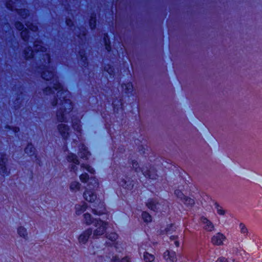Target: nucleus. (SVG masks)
Here are the masks:
<instances>
[{
  "label": "nucleus",
  "instance_id": "nucleus-1",
  "mask_svg": "<svg viewBox=\"0 0 262 262\" xmlns=\"http://www.w3.org/2000/svg\"><path fill=\"white\" fill-rule=\"evenodd\" d=\"M61 98L60 107L56 112V119L58 122L67 123L68 122L67 115L73 111L74 104L72 100L67 97ZM57 128L62 139L67 140L70 136V127L67 124L60 123L57 125Z\"/></svg>",
  "mask_w": 262,
  "mask_h": 262
},
{
  "label": "nucleus",
  "instance_id": "nucleus-2",
  "mask_svg": "<svg viewBox=\"0 0 262 262\" xmlns=\"http://www.w3.org/2000/svg\"><path fill=\"white\" fill-rule=\"evenodd\" d=\"M40 61V63L35 67V72L40 75L44 81H49L55 76L54 72L51 70L49 66L51 62L50 55L48 53L43 54Z\"/></svg>",
  "mask_w": 262,
  "mask_h": 262
},
{
  "label": "nucleus",
  "instance_id": "nucleus-3",
  "mask_svg": "<svg viewBox=\"0 0 262 262\" xmlns=\"http://www.w3.org/2000/svg\"><path fill=\"white\" fill-rule=\"evenodd\" d=\"M47 83L52 84V86H46L42 89L45 96H49L54 95L55 91L57 92L58 96H61L64 93H69V91L64 88L63 85L59 81L58 78L56 76L53 77L49 81H46Z\"/></svg>",
  "mask_w": 262,
  "mask_h": 262
},
{
  "label": "nucleus",
  "instance_id": "nucleus-4",
  "mask_svg": "<svg viewBox=\"0 0 262 262\" xmlns=\"http://www.w3.org/2000/svg\"><path fill=\"white\" fill-rule=\"evenodd\" d=\"M112 107L113 110V114L117 119H119V121L122 122L123 118L124 101L122 97L118 98L115 97L112 100Z\"/></svg>",
  "mask_w": 262,
  "mask_h": 262
},
{
  "label": "nucleus",
  "instance_id": "nucleus-5",
  "mask_svg": "<svg viewBox=\"0 0 262 262\" xmlns=\"http://www.w3.org/2000/svg\"><path fill=\"white\" fill-rule=\"evenodd\" d=\"M94 226L96 228L93 231V238L96 239L104 234L108 226V223L98 219L95 220Z\"/></svg>",
  "mask_w": 262,
  "mask_h": 262
},
{
  "label": "nucleus",
  "instance_id": "nucleus-6",
  "mask_svg": "<svg viewBox=\"0 0 262 262\" xmlns=\"http://www.w3.org/2000/svg\"><path fill=\"white\" fill-rule=\"evenodd\" d=\"M141 172L145 178L148 180L155 181L158 179L157 170L154 166L151 164H148L143 165Z\"/></svg>",
  "mask_w": 262,
  "mask_h": 262
},
{
  "label": "nucleus",
  "instance_id": "nucleus-7",
  "mask_svg": "<svg viewBox=\"0 0 262 262\" xmlns=\"http://www.w3.org/2000/svg\"><path fill=\"white\" fill-rule=\"evenodd\" d=\"M8 157L4 152H0V174L8 176L10 174V169L8 167Z\"/></svg>",
  "mask_w": 262,
  "mask_h": 262
},
{
  "label": "nucleus",
  "instance_id": "nucleus-8",
  "mask_svg": "<svg viewBox=\"0 0 262 262\" xmlns=\"http://www.w3.org/2000/svg\"><path fill=\"white\" fill-rule=\"evenodd\" d=\"M119 185L126 191H131L135 184V181L132 177L125 176L118 182Z\"/></svg>",
  "mask_w": 262,
  "mask_h": 262
},
{
  "label": "nucleus",
  "instance_id": "nucleus-9",
  "mask_svg": "<svg viewBox=\"0 0 262 262\" xmlns=\"http://www.w3.org/2000/svg\"><path fill=\"white\" fill-rule=\"evenodd\" d=\"M83 196L85 201L90 203H95L97 199L96 190L86 188L83 193Z\"/></svg>",
  "mask_w": 262,
  "mask_h": 262
},
{
  "label": "nucleus",
  "instance_id": "nucleus-10",
  "mask_svg": "<svg viewBox=\"0 0 262 262\" xmlns=\"http://www.w3.org/2000/svg\"><path fill=\"white\" fill-rule=\"evenodd\" d=\"M93 234V229L89 228L83 231L78 236V241L80 244L85 245Z\"/></svg>",
  "mask_w": 262,
  "mask_h": 262
},
{
  "label": "nucleus",
  "instance_id": "nucleus-11",
  "mask_svg": "<svg viewBox=\"0 0 262 262\" xmlns=\"http://www.w3.org/2000/svg\"><path fill=\"white\" fill-rule=\"evenodd\" d=\"M121 88L122 90L123 93L128 98V99H129L130 97H134V95L133 94L134 86L131 81H128L126 83H122L121 84Z\"/></svg>",
  "mask_w": 262,
  "mask_h": 262
},
{
  "label": "nucleus",
  "instance_id": "nucleus-12",
  "mask_svg": "<svg viewBox=\"0 0 262 262\" xmlns=\"http://www.w3.org/2000/svg\"><path fill=\"white\" fill-rule=\"evenodd\" d=\"M25 152L30 157L34 156L36 160L40 161L39 158L38 157L36 153V149L31 142H28L24 149Z\"/></svg>",
  "mask_w": 262,
  "mask_h": 262
},
{
  "label": "nucleus",
  "instance_id": "nucleus-13",
  "mask_svg": "<svg viewBox=\"0 0 262 262\" xmlns=\"http://www.w3.org/2000/svg\"><path fill=\"white\" fill-rule=\"evenodd\" d=\"M225 236L221 232L217 233L213 235L211 239L212 244L215 246H221L223 245V241L226 239Z\"/></svg>",
  "mask_w": 262,
  "mask_h": 262
},
{
  "label": "nucleus",
  "instance_id": "nucleus-14",
  "mask_svg": "<svg viewBox=\"0 0 262 262\" xmlns=\"http://www.w3.org/2000/svg\"><path fill=\"white\" fill-rule=\"evenodd\" d=\"M106 237L112 243L106 242V245L110 247H116L118 245L117 239L118 238V235L116 232H111L106 235Z\"/></svg>",
  "mask_w": 262,
  "mask_h": 262
},
{
  "label": "nucleus",
  "instance_id": "nucleus-15",
  "mask_svg": "<svg viewBox=\"0 0 262 262\" xmlns=\"http://www.w3.org/2000/svg\"><path fill=\"white\" fill-rule=\"evenodd\" d=\"M22 53L26 60H30L34 58L35 52L30 46H27L24 49Z\"/></svg>",
  "mask_w": 262,
  "mask_h": 262
},
{
  "label": "nucleus",
  "instance_id": "nucleus-16",
  "mask_svg": "<svg viewBox=\"0 0 262 262\" xmlns=\"http://www.w3.org/2000/svg\"><path fill=\"white\" fill-rule=\"evenodd\" d=\"M78 155L80 158L84 160H88L91 152L89 151L88 147L84 144H81L79 147Z\"/></svg>",
  "mask_w": 262,
  "mask_h": 262
},
{
  "label": "nucleus",
  "instance_id": "nucleus-17",
  "mask_svg": "<svg viewBox=\"0 0 262 262\" xmlns=\"http://www.w3.org/2000/svg\"><path fill=\"white\" fill-rule=\"evenodd\" d=\"M102 41L106 51L108 53H110L112 50V47L108 32H104L102 34Z\"/></svg>",
  "mask_w": 262,
  "mask_h": 262
},
{
  "label": "nucleus",
  "instance_id": "nucleus-18",
  "mask_svg": "<svg viewBox=\"0 0 262 262\" xmlns=\"http://www.w3.org/2000/svg\"><path fill=\"white\" fill-rule=\"evenodd\" d=\"M163 258L170 262H176L177 257L176 253L172 250H166L163 253Z\"/></svg>",
  "mask_w": 262,
  "mask_h": 262
},
{
  "label": "nucleus",
  "instance_id": "nucleus-19",
  "mask_svg": "<svg viewBox=\"0 0 262 262\" xmlns=\"http://www.w3.org/2000/svg\"><path fill=\"white\" fill-rule=\"evenodd\" d=\"M89 26L92 31L95 30L97 28V14L95 11L91 13L88 20Z\"/></svg>",
  "mask_w": 262,
  "mask_h": 262
},
{
  "label": "nucleus",
  "instance_id": "nucleus-20",
  "mask_svg": "<svg viewBox=\"0 0 262 262\" xmlns=\"http://www.w3.org/2000/svg\"><path fill=\"white\" fill-rule=\"evenodd\" d=\"M145 205L147 208L150 210L155 212H157L158 211L159 202L152 198L148 199L147 202L145 204Z\"/></svg>",
  "mask_w": 262,
  "mask_h": 262
},
{
  "label": "nucleus",
  "instance_id": "nucleus-21",
  "mask_svg": "<svg viewBox=\"0 0 262 262\" xmlns=\"http://www.w3.org/2000/svg\"><path fill=\"white\" fill-rule=\"evenodd\" d=\"M201 222L205 225L204 229L207 231L211 232L214 229V226L213 223L209 220L207 217L203 216L200 218Z\"/></svg>",
  "mask_w": 262,
  "mask_h": 262
},
{
  "label": "nucleus",
  "instance_id": "nucleus-22",
  "mask_svg": "<svg viewBox=\"0 0 262 262\" xmlns=\"http://www.w3.org/2000/svg\"><path fill=\"white\" fill-rule=\"evenodd\" d=\"M99 186V182L98 180L95 177H90L88 182V188H86V189H92L97 190Z\"/></svg>",
  "mask_w": 262,
  "mask_h": 262
},
{
  "label": "nucleus",
  "instance_id": "nucleus-23",
  "mask_svg": "<svg viewBox=\"0 0 262 262\" xmlns=\"http://www.w3.org/2000/svg\"><path fill=\"white\" fill-rule=\"evenodd\" d=\"M102 118H103L104 121V127L106 129L108 134H109L111 138L112 139H113V135L111 132V127L113 125V123L111 120L110 115H108V116L109 117V119H110L109 121H107V116L104 117L103 116L102 114Z\"/></svg>",
  "mask_w": 262,
  "mask_h": 262
},
{
  "label": "nucleus",
  "instance_id": "nucleus-24",
  "mask_svg": "<svg viewBox=\"0 0 262 262\" xmlns=\"http://www.w3.org/2000/svg\"><path fill=\"white\" fill-rule=\"evenodd\" d=\"M106 208L104 203H99L97 208L92 209V212L96 215L100 216L105 213Z\"/></svg>",
  "mask_w": 262,
  "mask_h": 262
},
{
  "label": "nucleus",
  "instance_id": "nucleus-25",
  "mask_svg": "<svg viewBox=\"0 0 262 262\" xmlns=\"http://www.w3.org/2000/svg\"><path fill=\"white\" fill-rule=\"evenodd\" d=\"M79 32L76 36L81 42H84L86 39L88 32V30L85 27L81 26L79 28Z\"/></svg>",
  "mask_w": 262,
  "mask_h": 262
},
{
  "label": "nucleus",
  "instance_id": "nucleus-26",
  "mask_svg": "<svg viewBox=\"0 0 262 262\" xmlns=\"http://www.w3.org/2000/svg\"><path fill=\"white\" fill-rule=\"evenodd\" d=\"M15 12L21 20H24L30 15L29 11L26 8L16 9Z\"/></svg>",
  "mask_w": 262,
  "mask_h": 262
},
{
  "label": "nucleus",
  "instance_id": "nucleus-27",
  "mask_svg": "<svg viewBox=\"0 0 262 262\" xmlns=\"http://www.w3.org/2000/svg\"><path fill=\"white\" fill-rule=\"evenodd\" d=\"M23 92H20L19 93L16 94V98L13 101L14 108L15 110H18L20 108L22 105V98L21 95Z\"/></svg>",
  "mask_w": 262,
  "mask_h": 262
},
{
  "label": "nucleus",
  "instance_id": "nucleus-28",
  "mask_svg": "<svg viewBox=\"0 0 262 262\" xmlns=\"http://www.w3.org/2000/svg\"><path fill=\"white\" fill-rule=\"evenodd\" d=\"M104 71L107 73L111 78L114 77L115 75V70L114 66L110 63H106L104 66Z\"/></svg>",
  "mask_w": 262,
  "mask_h": 262
},
{
  "label": "nucleus",
  "instance_id": "nucleus-29",
  "mask_svg": "<svg viewBox=\"0 0 262 262\" xmlns=\"http://www.w3.org/2000/svg\"><path fill=\"white\" fill-rule=\"evenodd\" d=\"M75 213L77 215H80L83 213L88 208L87 204L83 202L82 204H76L75 206Z\"/></svg>",
  "mask_w": 262,
  "mask_h": 262
},
{
  "label": "nucleus",
  "instance_id": "nucleus-30",
  "mask_svg": "<svg viewBox=\"0 0 262 262\" xmlns=\"http://www.w3.org/2000/svg\"><path fill=\"white\" fill-rule=\"evenodd\" d=\"M70 92L68 94L64 93V94L60 96H58L57 94L56 96H54V98L51 100V105L55 107H56L58 105L59 101L60 102V100L61 99V98L63 97H67V98H69L70 97ZM60 102L59 103V104Z\"/></svg>",
  "mask_w": 262,
  "mask_h": 262
},
{
  "label": "nucleus",
  "instance_id": "nucleus-31",
  "mask_svg": "<svg viewBox=\"0 0 262 262\" xmlns=\"http://www.w3.org/2000/svg\"><path fill=\"white\" fill-rule=\"evenodd\" d=\"M66 159L69 163L76 164H80V161L77 156L75 154L72 152L68 153V156L66 157Z\"/></svg>",
  "mask_w": 262,
  "mask_h": 262
},
{
  "label": "nucleus",
  "instance_id": "nucleus-32",
  "mask_svg": "<svg viewBox=\"0 0 262 262\" xmlns=\"http://www.w3.org/2000/svg\"><path fill=\"white\" fill-rule=\"evenodd\" d=\"M83 216V223L86 225H91L92 224H94L95 220H98V219L93 218L91 214L88 212L84 213Z\"/></svg>",
  "mask_w": 262,
  "mask_h": 262
},
{
  "label": "nucleus",
  "instance_id": "nucleus-33",
  "mask_svg": "<svg viewBox=\"0 0 262 262\" xmlns=\"http://www.w3.org/2000/svg\"><path fill=\"white\" fill-rule=\"evenodd\" d=\"M141 217L143 222L146 224L150 223L152 221V216L146 211H143L142 212Z\"/></svg>",
  "mask_w": 262,
  "mask_h": 262
},
{
  "label": "nucleus",
  "instance_id": "nucleus-34",
  "mask_svg": "<svg viewBox=\"0 0 262 262\" xmlns=\"http://www.w3.org/2000/svg\"><path fill=\"white\" fill-rule=\"evenodd\" d=\"M81 186V185L79 182L74 181L70 183L69 189L72 192L76 193L80 190Z\"/></svg>",
  "mask_w": 262,
  "mask_h": 262
},
{
  "label": "nucleus",
  "instance_id": "nucleus-35",
  "mask_svg": "<svg viewBox=\"0 0 262 262\" xmlns=\"http://www.w3.org/2000/svg\"><path fill=\"white\" fill-rule=\"evenodd\" d=\"M80 120L75 119L72 121V127L77 133L81 134L82 132V126L80 124Z\"/></svg>",
  "mask_w": 262,
  "mask_h": 262
},
{
  "label": "nucleus",
  "instance_id": "nucleus-36",
  "mask_svg": "<svg viewBox=\"0 0 262 262\" xmlns=\"http://www.w3.org/2000/svg\"><path fill=\"white\" fill-rule=\"evenodd\" d=\"M129 164L132 165V168L136 173L141 172L142 170V167H140L138 162L136 160L129 159Z\"/></svg>",
  "mask_w": 262,
  "mask_h": 262
},
{
  "label": "nucleus",
  "instance_id": "nucleus-37",
  "mask_svg": "<svg viewBox=\"0 0 262 262\" xmlns=\"http://www.w3.org/2000/svg\"><path fill=\"white\" fill-rule=\"evenodd\" d=\"M17 233L20 237H23L25 240H28V236L27 229L24 226H20L17 229Z\"/></svg>",
  "mask_w": 262,
  "mask_h": 262
},
{
  "label": "nucleus",
  "instance_id": "nucleus-38",
  "mask_svg": "<svg viewBox=\"0 0 262 262\" xmlns=\"http://www.w3.org/2000/svg\"><path fill=\"white\" fill-rule=\"evenodd\" d=\"M20 36L24 41L28 42L30 38V31L27 28H25L20 32Z\"/></svg>",
  "mask_w": 262,
  "mask_h": 262
},
{
  "label": "nucleus",
  "instance_id": "nucleus-39",
  "mask_svg": "<svg viewBox=\"0 0 262 262\" xmlns=\"http://www.w3.org/2000/svg\"><path fill=\"white\" fill-rule=\"evenodd\" d=\"M41 41L40 40H36L33 43L34 51L37 53L39 52H43L44 47L41 45Z\"/></svg>",
  "mask_w": 262,
  "mask_h": 262
},
{
  "label": "nucleus",
  "instance_id": "nucleus-40",
  "mask_svg": "<svg viewBox=\"0 0 262 262\" xmlns=\"http://www.w3.org/2000/svg\"><path fill=\"white\" fill-rule=\"evenodd\" d=\"M25 25L27 27V28L33 32H37L38 30V27L37 25L34 24L32 22L29 21H25Z\"/></svg>",
  "mask_w": 262,
  "mask_h": 262
},
{
  "label": "nucleus",
  "instance_id": "nucleus-41",
  "mask_svg": "<svg viewBox=\"0 0 262 262\" xmlns=\"http://www.w3.org/2000/svg\"><path fill=\"white\" fill-rule=\"evenodd\" d=\"M77 58L82 67L86 68L89 66V62L87 55L77 57Z\"/></svg>",
  "mask_w": 262,
  "mask_h": 262
},
{
  "label": "nucleus",
  "instance_id": "nucleus-42",
  "mask_svg": "<svg viewBox=\"0 0 262 262\" xmlns=\"http://www.w3.org/2000/svg\"><path fill=\"white\" fill-rule=\"evenodd\" d=\"M154 255L145 251L143 253V262H153L155 260Z\"/></svg>",
  "mask_w": 262,
  "mask_h": 262
},
{
  "label": "nucleus",
  "instance_id": "nucleus-43",
  "mask_svg": "<svg viewBox=\"0 0 262 262\" xmlns=\"http://www.w3.org/2000/svg\"><path fill=\"white\" fill-rule=\"evenodd\" d=\"M181 202L187 207H192L194 204V200L187 196H185Z\"/></svg>",
  "mask_w": 262,
  "mask_h": 262
},
{
  "label": "nucleus",
  "instance_id": "nucleus-44",
  "mask_svg": "<svg viewBox=\"0 0 262 262\" xmlns=\"http://www.w3.org/2000/svg\"><path fill=\"white\" fill-rule=\"evenodd\" d=\"M18 1V0H7L5 3V6L8 10L13 11L14 10L15 2Z\"/></svg>",
  "mask_w": 262,
  "mask_h": 262
},
{
  "label": "nucleus",
  "instance_id": "nucleus-45",
  "mask_svg": "<svg viewBox=\"0 0 262 262\" xmlns=\"http://www.w3.org/2000/svg\"><path fill=\"white\" fill-rule=\"evenodd\" d=\"M90 178L89 175L86 172L82 173L79 176L80 181L83 183H88Z\"/></svg>",
  "mask_w": 262,
  "mask_h": 262
},
{
  "label": "nucleus",
  "instance_id": "nucleus-46",
  "mask_svg": "<svg viewBox=\"0 0 262 262\" xmlns=\"http://www.w3.org/2000/svg\"><path fill=\"white\" fill-rule=\"evenodd\" d=\"M81 167L91 174L95 173V170L91 166L86 164H82Z\"/></svg>",
  "mask_w": 262,
  "mask_h": 262
},
{
  "label": "nucleus",
  "instance_id": "nucleus-47",
  "mask_svg": "<svg viewBox=\"0 0 262 262\" xmlns=\"http://www.w3.org/2000/svg\"><path fill=\"white\" fill-rule=\"evenodd\" d=\"M14 26L16 29L20 32L25 28L24 24L19 21H16L14 23Z\"/></svg>",
  "mask_w": 262,
  "mask_h": 262
},
{
  "label": "nucleus",
  "instance_id": "nucleus-48",
  "mask_svg": "<svg viewBox=\"0 0 262 262\" xmlns=\"http://www.w3.org/2000/svg\"><path fill=\"white\" fill-rule=\"evenodd\" d=\"M174 194L181 201L183 198L186 196L184 194L183 192L180 189H176L174 191Z\"/></svg>",
  "mask_w": 262,
  "mask_h": 262
},
{
  "label": "nucleus",
  "instance_id": "nucleus-49",
  "mask_svg": "<svg viewBox=\"0 0 262 262\" xmlns=\"http://www.w3.org/2000/svg\"><path fill=\"white\" fill-rule=\"evenodd\" d=\"M65 23L66 25L69 28H72L74 26V21L69 17H66Z\"/></svg>",
  "mask_w": 262,
  "mask_h": 262
},
{
  "label": "nucleus",
  "instance_id": "nucleus-50",
  "mask_svg": "<svg viewBox=\"0 0 262 262\" xmlns=\"http://www.w3.org/2000/svg\"><path fill=\"white\" fill-rule=\"evenodd\" d=\"M215 208L217 209V212L220 215H224L225 213L224 210L221 209V207L217 203H215Z\"/></svg>",
  "mask_w": 262,
  "mask_h": 262
},
{
  "label": "nucleus",
  "instance_id": "nucleus-51",
  "mask_svg": "<svg viewBox=\"0 0 262 262\" xmlns=\"http://www.w3.org/2000/svg\"><path fill=\"white\" fill-rule=\"evenodd\" d=\"M239 228L241 229V233L245 234L248 232V229L244 224L240 223Z\"/></svg>",
  "mask_w": 262,
  "mask_h": 262
},
{
  "label": "nucleus",
  "instance_id": "nucleus-52",
  "mask_svg": "<svg viewBox=\"0 0 262 262\" xmlns=\"http://www.w3.org/2000/svg\"><path fill=\"white\" fill-rule=\"evenodd\" d=\"M78 55H77V57H81V56H83L87 55H86V51L84 49H79V50L78 51Z\"/></svg>",
  "mask_w": 262,
  "mask_h": 262
},
{
  "label": "nucleus",
  "instance_id": "nucleus-53",
  "mask_svg": "<svg viewBox=\"0 0 262 262\" xmlns=\"http://www.w3.org/2000/svg\"><path fill=\"white\" fill-rule=\"evenodd\" d=\"M79 165V164H76L72 163V164L70 165V166L69 167L70 168V171H73V172H76L77 170V165Z\"/></svg>",
  "mask_w": 262,
  "mask_h": 262
},
{
  "label": "nucleus",
  "instance_id": "nucleus-54",
  "mask_svg": "<svg viewBox=\"0 0 262 262\" xmlns=\"http://www.w3.org/2000/svg\"><path fill=\"white\" fill-rule=\"evenodd\" d=\"M10 130H12L15 134H16L19 132L20 128L18 126H12Z\"/></svg>",
  "mask_w": 262,
  "mask_h": 262
},
{
  "label": "nucleus",
  "instance_id": "nucleus-55",
  "mask_svg": "<svg viewBox=\"0 0 262 262\" xmlns=\"http://www.w3.org/2000/svg\"><path fill=\"white\" fill-rule=\"evenodd\" d=\"M62 149L64 152H68V153L70 152L67 143H66V142L64 143V144L62 146Z\"/></svg>",
  "mask_w": 262,
  "mask_h": 262
},
{
  "label": "nucleus",
  "instance_id": "nucleus-56",
  "mask_svg": "<svg viewBox=\"0 0 262 262\" xmlns=\"http://www.w3.org/2000/svg\"><path fill=\"white\" fill-rule=\"evenodd\" d=\"M216 262H228V261L227 259L225 257L221 256L217 259Z\"/></svg>",
  "mask_w": 262,
  "mask_h": 262
},
{
  "label": "nucleus",
  "instance_id": "nucleus-57",
  "mask_svg": "<svg viewBox=\"0 0 262 262\" xmlns=\"http://www.w3.org/2000/svg\"><path fill=\"white\" fill-rule=\"evenodd\" d=\"M112 262H120V259L117 255L113 256L112 259Z\"/></svg>",
  "mask_w": 262,
  "mask_h": 262
},
{
  "label": "nucleus",
  "instance_id": "nucleus-58",
  "mask_svg": "<svg viewBox=\"0 0 262 262\" xmlns=\"http://www.w3.org/2000/svg\"><path fill=\"white\" fill-rule=\"evenodd\" d=\"M139 151L142 154H144L145 153V148L143 145H141L139 146Z\"/></svg>",
  "mask_w": 262,
  "mask_h": 262
},
{
  "label": "nucleus",
  "instance_id": "nucleus-59",
  "mask_svg": "<svg viewBox=\"0 0 262 262\" xmlns=\"http://www.w3.org/2000/svg\"><path fill=\"white\" fill-rule=\"evenodd\" d=\"M120 262H130V261L127 257H123L120 259Z\"/></svg>",
  "mask_w": 262,
  "mask_h": 262
},
{
  "label": "nucleus",
  "instance_id": "nucleus-60",
  "mask_svg": "<svg viewBox=\"0 0 262 262\" xmlns=\"http://www.w3.org/2000/svg\"><path fill=\"white\" fill-rule=\"evenodd\" d=\"M12 126L11 125H9L8 124H6L5 125V128L7 130H10V129L12 128Z\"/></svg>",
  "mask_w": 262,
  "mask_h": 262
},
{
  "label": "nucleus",
  "instance_id": "nucleus-61",
  "mask_svg": "<svg viewBox=\"0 0 262 262\" xmlns=\"http://www.w3.org/2000/svg\"><path fill=\"white\" fill-rule=\"evenodd\" d=\"M64 9L68 12L71 11V9H70V5L69 4H68L67 6L64 7Z\"/></svg>",
  "mask_w": 262,
  "mask_h": 262
},
{
  "label": "nucleus",
  "instance_id": "nucleus-62",
  "mask_svg": "<svg viewBox=\"0 0 262 262\" xmlns=\"http://www.w3.org/2000/svg\"><path fill=\"white\" fill-rule=\"evenodd\" d=\"M178 236L177 235H171L170 236V239L171 240H174V239H176L178 238Z\"/></svg>",
  "mask_w": 262,
  "mask_h": 262
},
{
  "label": "nucleus",
  "instance_id": "nucleus-63",
  "mask_svg": "<svg viewBox=\"0 0 262 262\" xmlns=\"http://www.w3.org/2000/svg\"><path fill=\"white\" fill-rule=\"evenodd\" d=\"M172 226V224H170L169 227H167L166 228H165V231L166 233H168L169 231H170V227H171Z\"/></svg>",
  "mask_w": 262,
  "mask_h": 262
},
{
  "label": "nucleus",
  "instance_id": "nucleus-64",
  "mask_svg": "<svg viewBox=\"0 0 262 262\" xmlns=\"http://www.w3.org/2000/svg\"><path fill=\"white\" fill-rule=\"evenodd\" d=\"M174 243L175 246H176L177 247H179V246H180V243H179V242L178 241H174Z\"/></svg>",
  "mask_w": 262,
  "mask_h": 262
}]
</instances>
